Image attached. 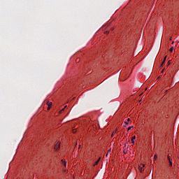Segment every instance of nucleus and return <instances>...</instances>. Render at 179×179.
Instances as JSON below:
<instances>
[{"label": "nucleus", "mask_w": 179, "mask_h": 179, "mask_svg": "<svg viewBox=\"0 0 179 179\" xmlns=\"http://www.w3.org/2000/svg\"><path fill=\"white\" fill-rule=\"evenodd\" d=\"M145 66L147 68H155V59L148 60L146 62Z\"/></svg>", "instance_id": "1"}, {"label": "nucleus", "mask_w": 179, "mask_h": 179, "mask_svg": "<svg viewBox=\"0 0 179 179\" xmlns=\"http://www.w3.org/2000/svg\"><path fill=\"white\" fill-rule=\"evenodd\" d=\"M60 146H61V143L59 142L57 143V144L55 145V148H54L55 150H58Z\"/></svg>", "instance_id": "2"}, {"label": "nucleus", "mask_w": 179, "mask_h": 179, "mask_svg": "<svg viewBox=\"0 0 179 179\" xmlns=\"http://www.w3.org/2000/svg\"><path fill=\"white\" fill-rule=\"evenodd\" d=\"M129 122H131V119H129V118L127 119V121H124V124H125V125H124L123 127H124V128H126V127H127V125H129Z\"/></svg>", "instance_id": "3"}, {"label": "nucleus", "mask_w": 179, "mask_h": 179, "mask_svg": "<svg viewBox=\"0 0 179 179\" xmlns=\"http://www.w3.org/2000/svg\"><path fill=\"white\" fill-rule=\"evenodd\" d=\"M47 105L48 106V110H50L51 107L52 106V102L48 101Z\"/></svg>", "instance_id": "4"}, {"label": "nucleus", "mask_w": 179, "mask_h": 179, "mask_svg": "<svg viewBox=\"0 0 179 179\" xmlns=\"http://www.w3.org/2000/svg\"><path fill=\"white\" fill-rule=\"evenodd\" d=\"M141 166H140L138 167L139 171H140L141 173H142V172L143 171V167H145V164H141Z\"/></svg>", "instance_id": "5"}, {"label": "nucleus", "mask_w": 179, "mask_h": 179, "mask_svg": "<svg viewBox=\"0 0 179 179\" xmlns=\"http://www.w3.org/2000/svg\"><path fill=\"white\" fill-rule=\"evenodd\" d=\"M135 139H136V136H134L132 138H131V143L133 145H135Z\"/></svg>", "instance_id": "6"}, {"label": "nucleus", "mask_w": 179, "mask_h": 179, "mask_svg": "<svg viewBox=\"0 0 179 179\" xmlns=\"http://www.w3.org/2000/svg\"><path fill=\"white\" fill-rule=\"evenodd\" d=\"M166 58H167V57H165L164 58V60H163V62H162V64H161V66H162V67L164 66V62H166Z\"/></svg>", "instance_id": "7"}, {"label": "nucleus", "mask_w": 179, "mask_h": 179, "mask_svg": "<svg viewBox=\"0 0 179 179\" xmlns=\"http://www.w3.org/2000/svg\"><path fill=\"white\" fill-rule=\"evenodd\" d=\"M62 162L64 166V167H66V161L64 160V159H62Z\"/></svg>", "instance_id": "8"}, {"label": "nucleus", "mask_w": 179, "mask_h": 179, "mask_svg": "<svg viewBox=\"0 0 179 179\" xmlns=\"http://www.w3.org/2000/svg\"><path fill=\"white\" fill-rule=\"evenodd\" d=\"M99 162H100V158L95 162L94 166H97L99 164Z\"/></svg>", "instance_id": "9"}, {"label": "nucleus", "mask_w": 179, "mask_h": 179, "mask_svg": "<svg viewBox=\"0 0 179 179\" xmlns=\"http://www.w3.org/2000/svg\"><path fill=\"white\" fill-rule=\"evenodd\" d=\"M169 166L171 167L173 166V162H171V159H169Z\"/></svg>", "instance_id": "10"}, {"label": "nucleus", "mask_w": 179, "mask_h": 179, "mask_svg": "<svg viewBox=\"0 0 179 179\" xmlns=\"http://www.w3.org/2000/svg\"><path fill=\"white\" fill-rule=\"evenodd\" d=\"M169 51H170V52H172V51H174V47H171V48L169 49Z\"/></svg>", "instance_id": "11"}, {"label": "nucleus", "mask_w": 179, "mask_h": 179, "mask_svg": "<svg viewBox=\"0 0 179 179\" xmlns=\"http://www.w3.org/2000/svg\"><path fill=\"white\" fill-rule=\"evenodd\" d=\"M132 128H134V126L129 127L127 128V131H130V129H132Z\"/></svg>", "instance_id": "12"}, {"label": "nucleus", "mask_w": 179, "mask_h": 179, "mask_svg": "<svg viewBox=\"0 0 179 179\" xmlns=\"http://www.w3.org/2000/svg\"><path fill=\"white\" fill-rule=\"evenodd\" d=\"M170 64H171V60H169V61L168 62V63H167V64H166V66H169V65H170Z\"/></svg>", "instance_id": "13"}, {"label": "nucleus", "mask_w": 179, "mask_h": 179, "mask_svg": "<svg viewBox=\"0 0 179 179\" xmlns=\"http://www.w3.org/2000/svg\"><path fill=\"white\" fill-rule=\"evenodd\" d=\"M154 159H155V160H156V159H157V155H155L154 156Z\"/></svg>", "instance_id": "14"}, {"label": "nucleus", "mask_w": 179, "mask_h": 179, "mask_svg": "<svg viewBox=\"0 0 179 179\" xmlns=\"http://www.w3.org/2000/svg\"><path fill=\"white\" fill-rule=\"evenodd\" d=\"M167 159H168L169 161L171 160V159H170V155H168Z\"/></svg>", "instance_id": "15"}, {"label": "nucleus", "mask_w": 179, "mask_h": 179, "mask_svg": "<svg viewBox=\"0 0 179 179\" xmlns=\"http://www.w3.org/2000/svg\"><path fill=\"white\" fill-rule=\"evenodd\" d=\"M110 33L108 31H105V34H108Z\"/></svg>", "instance_id": "16"}, {"label": "nucleus", "mask_w": 179, "mask_h": 179, "mask_svg": "<svg viewBox=\"0 0 179 179\" xmlns=\"http://www.w3.org/2000/svg\"><path fill=\"white\" fill-rule=\"evenodd\" d=\"M160 78H162V76H159L157 78V80H159V79H160Z\"/></svg>", "instance_id": "17"}, {"label": "nucleus", "mask_w": 179, "mask_h": 179, "mask_svg": "<svg viewBox=\"0 0 179 179\" xmlns=\"http://www.w3.org/2000/svg\"><path fill=\"white\" fill-rule=\"evenodd\" d=\"M66 107H67V106H64V108H63V109L62 110V111H64V110H65V108H66Z\"/></svg>", "instance_id": "18"}, {"label": "nucleus", "mask_w": 179, "mask_h": 179, "mask_svg": "<svg viewBox=\"0 0 179 179\" xmlns=\"http://www.w3.org/2000/svg\"><path fill=\"white\" fill-rule=\"evenodd\" d=\"M128 145V143H126L125 144H124V147L126 148V146Z\"/></svg>", "instance_id": "19"}, {"label": "nucleus", "mask_w": 179, "mask_h": 179, "mask_svg": "<svg viewBox=\"0 0 179 179\" xmlns=\"http://www.w3.org/2000/svg\"><path fill=\"white\" fill-rule=\"evenodd\" d=\"M124 155H127V151L125 150H124Z\"/></svg>", "instance_id": "20"}, {"label": "nucleus", "mask_w": 179, "mask_h": 179, "mask_svg": "<svg viewBox=\"0 0 179 179\" xmlns=\"http://www.w3.org/2000/svg\"><path fill=\"white\" fill-rule=\"evenodd\" d=\"M163 72H164V69L162 71V73H163Z\"/></svg>", "instance_id": "21"}, {"label": "nucleus", "mask_w": 179, "mask_h": 179, "mask_svg": "<svg viewBox=\"0 0 179 179\" xmlns=\"http://www.w3.org/2000/svg\"><path fill=\"white\" fill-rule=\"evenodd\" d=\"M152 71H153V69H152V70L150 71V73H152Z\"/></svg>", "instance_id": "22"}, {"label": "nucleus", "mask_w": 179, "mask_h": 179, "mask_svg": "<svg viewBox=\"0 0 179 179\" xmlns=\"http://www.w3.org/2000/svg\"><path fill=\"white\" fill-rule=\"evenodd\" d=\"M108 152H111V148H110V149L108 150Z\"/></svg>", "instance_id": "23"}, {"label": "nucleus", "mask_w": 179, "mask_h": 179, "mask_svg": "<svg viewBox=\"0 0 179 179\" xmlns=\"http://www.w3.org/2000/svg\"><path fill=\"white\" fill-rule=\"evenodd\" d=\"M121 71V70H119V71H118V72H120V73H121V71Z\"/></svg>", "instance_id": "24"}, {"label": "nucleus", "mask_w": 179, "mask_h": 179, "mask_svg": "<svg viewBox=\"0 0 179 179\" xmlns=\"http://www.w3.org/2000/svg\"><path fill=\"white\" fill-rule=\"evenodd\" d=\"M148 78H150V75L148 76Z\"/></svg>", "instance_id": "25"}, {"label": "nucleus", "mask_w": 179, "mask_h": 179, "mask_svg": "<svg viewBox=\"0 0 179 179\" xmlns=\"http://www.w3.org/2000/svg\"><path fill=\"white\" fill-rule=\"evenodd\" d=\"M106 156H108V154H106Z\"/></svg>", "instance_id": "26"}, {"label": "nucleus", "mask_w": 179, "mask_h": 179, "mask_svg": "<svg viewBox=\"0 0 179 179\" xmlns=\"http://www.w3.org/2000/svg\"><path fill=\"white\" fill-rule=\"evenodd\" d=\"M170 40H171V37L170 38Z\"/></svg>", "instance_id": "27"}]
</instances>
